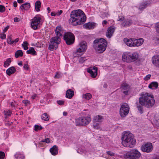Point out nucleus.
<instances>
[{"mask_svg":"<svg viewBox=\"0 0 159 159\" xmlns=\"http://www.w3.org/2000/svg\"><path fill=\"white\" fill-rule=\"evenodd\" d=\"M107 154L111 156L114 157H115V154L114 153L110 151H107Z\"/></svg>","mask_w":159,"mask_h":159,"instance_id":"47","label":"nucleus"},{"mask_svg":"<svg viewBox=\"0 0 159 159\" xmlns=\"http://www.w3.org/2000/svg\"><path fill=\"white\" fill-rule=\"evenodd\" d=\"M22 102L25 104V106H27L28 104L30 103V101L28 100H23Z\"/></svg>","mask_w":159,"mask_h":159,"instance_id":"49","label":"nucleus"},{"mask_svg":"<svg viewBox=\"0 0 159 159\" xmlns=\"http://www.w3.org/2000/svg\"><path fill=\"white\" fill-rule=\"evenodd\" d=\"M14 156L16 159H24L25 158L24 155L19 152H16Z\"/></svg>","mask_w":159,"mask_h":159,"instance_id":"32","label":"nucleus"},{"mask_svg":"<svg viewBox=\"0 0 159 159\" xmlns=\"http://www.w3.org/2000/svg\"><path fill=\"white\" fill-rule=\"evenodd\" d=\"M121 88L123 93L125 95L129 94V91L130 89L129 85L126 83H123L121 86Z\"/></svg>","mask_w":159,"mask_h":159,"instance_id":"13","label":"nucleus"},{"mask_svg":"<svg viewBox=\"0 0 159 159\" xmlns=\"http://www.w3.org/2000/svg\"><path fill=\"white\" fill-rule=\"evenodd\" d=\"M15 55L16 58H18L19 57H22L23 56V52L22 50H18L16 52Z\"/></svg>","mask_w":159,"mask_h":159,"instance_id":"38","label":"nucleus"},{"mask_svg":"<svg viewBox=\"0 0 159 159\" xmlns=\"http://www.w3.org/2000/svg\"><path fill=\"white\" fill-rule=\"evenodd\" d=\"M61 41V39L59 37H54L51 38L49 43V50L53 51L57 49Z\"/></svg>","mask_w":159,"mask_h":159,"instance_id":"5","label":"nucleus"},{"mask_svg":"<svg viewBox=\"0 0 159 159\" xmlns=\"http://www.w3.org/2000/svg\"><path fill=\"white\" fill-rule=\"evenodd\" d=\"M9 26L7 25L5 28L3 30V31L4 33L6 32L7 31V30H8V29L9 28Z\"/></svg>","mask_w":159,"mask_h":159,"instance_id":"57","label":"nucleus"},{"mask_svg":"<svg viewBox=\"0 0 159 159\" xmlns=\"http://www.w3.org/2000/svg\"><path fill=\"white\" fill-rule=\"evenodd\" d=\"M97 67L94 66L92 68H89L88 69L87 72L90 74L92 77L95 78L97 76Z\"/></svg>","mask_w":159,"mask_h":159,"instance_id":"15","label":"nucleus"},{"mask_svg":"<svg viewBox=\"0 0 159 159\" xmlns=\"http://www.w3.org/2000/svg\"><path fill=\"white\" fill-rule=\"evenodd\" d=\"M124 17H121V18H119L118 20V21H124Z\"/></svg>","mask_w":159,"mask_h":159,"instance_id":"62","label":"nucleus"},{"mask_svg":"<svg viewBox=\"0 0 159 159\" xmlns=\"http://www.w3.org/2000/svg\"><path fill=\"white\" fill-rule=\"evenodd\" d=\"M41 3L40 1H37L35 3V9L37 11H40V8L41 7Z\"/></svg>","mask_w":159,"mask_h":159,"instance_id":"34","label":"nucleus"},{"mask_svg":"<svg viewBox=\"0 0 159 159\" xmlns=\"http://www.w3.org/2000/svg\"><path fill=\"white\" fill-rule=\"evenodd\" d=\"M153 64L156 67H159V55H155L152 58Z\"/></svg>","mask_w":159,"mask_h":159,"instance_id":"17","label":"nucleus"},{"mask_svg":"<svg viewBox=\"0 0 159 159\" xmlns=\"http://www.w3.org/2000/svg\"><path fill=\"white\" fill-rule=\"evenodd\" d=\"M87 43L85 41L82 42L80 43L77 47L76 53L81 52L85 51L87 49Z\"/></svg>","mask_w":159,"mask_h":159,"instance_id":"11","label":"nucleus"},{"mask_svg":"<svg viewBox=\"0 0 159 159\" xmlns=\"http://www.w3.org/2000/svg\"><path fill=\"white\" fill-rule=\"evenodd\" d=\"M139 99V102L136 103L137 108L140 113L143 112V106L147 108L152 107L155 103V100L152 95L146 93H141Z\"/></svg>","mask_w":159,"mask_h":159,"instance_id":"1","label":"nucleus"},{"mask_svg":"<svg viewBox=\"0 0 159 159\" xmlns=\"http://www.w3.org/2000/svg\"><path fill=\"white\" fill-rule=\"evenodd\" d=\"M129 108L127 104L121 105L120 110V116L124 117H125L129 113Z\"/></svg>","mask_w":159,"mask_h":159,"instance_id":"9","label":"nucleus"},{"mask_svg":"<svg viewBox=\"0 0 159 159\" xmlns=\"http://www.w3.org/2000/svg\"><path fill=\"white\" fill-rule=\"evenodd\" d=\"M153 148L152 144L150 143H147L144 144L141 147V150L142 151L147 153L151 152Z\"/></svg>","mask_w":159,"mask_h":159,"instance_id":"10","label":"nucleus"},{"mask_svg":"<svg viewBox=\"0 0 159 159\" xmlns=\"http://www.w3.org/2000/svg\"><path fill=\"white\" fill-rule=\"evenodd\" d=\"M41 19L40 17L38 15H37L32 20L31 26L32 29L34 30H36L39 28Z\"/></svg>","mask_w":159,"mask_h":159,"instance_id":"8","label":"nucleus"},{"mask_svg":"<svg viewBox=\"0 0 159 159\" xmlns=\"http://www.w3.org/2000/svg\"><path fill=\"white\" fill-rule=\"evenodd\" d=\"M87 60L86 57H80L79 58V61L80 63H83L85 61Z\"/></svg>","mask_w":159,"mask_h":159,"instance_id":"42","label":"nucleus"},{"mask_svg":"<svg viewBox=\"0 0 159 159\" xmlns=\"http://www.w3.org/2000/svg\"><path fill=\"white\" fill-rule=\"evenodd\" d=\"M133 159H139L141 156V154L137 149L131 150Z\"/></svg>","mask_w":159,"mask_h":159,"instance_id":"14","label":"nucleus"},{"mask_svg":"<svg viewBox=\"0 0 159 159\" xmlns=\"http://www.w3.org/2000/svg\"><path fill=\"white\" fill-rule=\"evenodd\" d=\"M124 41L126 44L130 47H134V39L131 38L128 39L124 38Z\"/></svg>","mask_w":159,"mask_h":159,"instance_id":"12","label":"nucleus"},{"mask_svg":"<svg viewBox=\"0 0 159 159\" xmlns=\"http://www.w3.org/2000/svg\"><path fill=\"white\" fill-rule=\"evenodd\" d=\"M156 30L157 32L159 33V23H157L156 25Z\"/></svg>","mask_w":159,"mask_h":159,"instance_id":"55","label":"nucleus"},{"mask_svg":"<svg viewBox=\"0 0 159 159\" xmlns=\"http://www.w3.org/2000/svg\"><path fill=\"white\" fill-rule=\"evenodd\" d=\"M19 40V38H17L15 40H13L12 38V35H11L8 36L7 38V43L10 45H15L16 43L18 42Z\"/></svg>","mask_w":159,"mask_h":159,"instance_id":"19","label":"nucleus"},{"mask_svg":"<svg viewBox=\"0 0 159 159\" xmlns=\"http://www.w3.org/2000/svg\"><path fill=\"white\" fill-rule=\"evenodd\" d=\"M74 95V91L71 89L67 90L66 92V98L70 99Z\"/></svg>","mask_w":159,"mask_h":159,"instance_id":"22","label":"nucleus"},{"mask_svg":"<svg viewBox=\"0 0 159 159\" xmlns=\"http://www.w3.org/2000/svg\"><path fill=\"white\" fill-rule=\"evenodd\" d=\"M153 122L157 126L159 127V119H154L153 120Z\"/></svg>","mask_w":159,"mask_h":159,"instance_id":"44","label":"nucleus"},{"mask_svg":"<svg viewBox=\"0 0 159 159\" xmlns=\"http://www.w3.org/2000/svg\"><path fill=\"white\" fill-rule=\"evenodd\" d=\"M16 71L15 68L12 66L10 67L6 70V73L8 75H10L11 74L14 73Z\"/></svg>","mask_w":159,"mask_h":159,"instance_id":"28","label":"nucleus"},{"mask_svg":"<svg viewBox=\"0 0 159 159\" xmlns=\"http://www.w3.org/2000/svg\"><path fill=\"white\" fill-rule=\"evenodd\" d=\"M107 46V41L103 38L97 39L93 41V47L98 53L103 52L105 50Z\"/></svg>","mask_w":159,"mask_h":159,"instance_id":"4","label":"nucleus"},{"mask_svg":"<svg viewBox=\"0 0 159 159\" xmlns=\"http://www.w3.org/2000/svg\"><path fill=\"white\" fill-rule=\"evenodd\" d=\"M26 53L27 54H31L33 55L36 54V52L35 51L34 48L32 47L30 48L29 50H27Z\"/></svg>","mask_w":159,"mask_h":159,"instance_id":"37","label":"nucleus"},{"mask_svg":"<svg viewBox=\"0 0 159 159\" xmlns=\"http://www.w3.org/2000/svg\"><path fill=\"white\" fill-rule=\"evenodd\" d=\"M151 76V75L148 74L144 78V80H149Z\"/></svg>","mask_w":159,"mask_h":159,"instance_id":"54","label":"nucleus"},{"mask_svg":"<svg viewBox=\"0 0 159 159\" xmlns=\"http://www.w3.org/2000/svg\"><path fill=\"white\" fill-rule=\"evenodd\" d=\"M41 119L45 121H48L49 120L50 117L46 113L43 114L41 116Z\"/></svg>","mask_w":159,"mask_h":159,"instance_id":"33","label":"nucleus"},{"mask_svg":"<svg viewBox=\"0 0 159 159\" xmlns=\"http://www.w3.org/2000/svg\"><path fill=\"white\" fill-rule=\"evenodd\" d=\"M58 104L60 105H63L64 104V102L62 100H59L57 101Z\"/></svg>","mask_w":159,"mask_h":159,"instance_id":"53","label":"nucleus"},{"mask_svg":"<svg viewBox=\"0 0 159 159\" xmlns=\"http://www.w3.org/2000/svg\"><path fill=\"white\" fill-rule=\"evenodd\" d=\"M62 29L61 26H57L55 30V33L56 34V36L55 37H59L61 39V37H62Z\"/></svg>","mask_w":159,"mask_h":159,"instance_id":"20","label":"nucleus"},{"mask_svg":"<svg viewBox=\"0 0 159 159\" xmlns=\"http://www.w3.org/2000/svg\"><path fill=\"white\" fill-rule=\"evenodd\" d=\"M158 84L157 82H152L149 85L148 87L152 89H157L158 87Z\"/></svg>","mask_w":159,"mask_h":159,"instance_id":"29","label":"nucleus"},{"mask_svg":"<svg viewBox=\"0 0 159 159\" xmlns=\"http://www.w3.org/2000/svg\"><path fill=\"white\" fill-rule=\"evenodd\" d=\"M11 62V58H8L6 61L4 62V66L6 67V66H9L10 65V63Z\"/></svg>","mask_w":159,"mask_h":159,"instance_id":"41","label":"nucleus"},{"mask_svg":"<svg viewBox=\"0 0 159 159\" xmlns=\"http://www.w3.org/2000/svg\"><path fill=\"white\" fill-rule=\"evenodd\" d=\"M132 23V21L131 20H125L121 24V27H127L130 25Z\"/></svg>","mask_w":159,"mask_h":159,"instance_id":"24","label":"nucleus"},{"mask_svg":"<svg viewBox=\"0 0 159 159\" xmlns=\"http://www.w3.org/2000/svg\"><path fill=\"white\" fill-rule=\"evenodd\" d=\"M152 159H159V155H156L154 156Z\"/></svg>","mask_w":159,"mask_h":159,"instance_id":"60","label":"nucleus"},{"mask_svg":"<svg viewBox=\"0 0 159 159\" xmlns=\"http://www.w3.org/2000/svg\"><path fill=\"white\" fill-rule=\"evenodd\" d=\"M148 3L146 1L141 3L139 7V9L142 10L146 8L148 5Z\"/></svg>","mask_w":159,"mask_h":159,"instance_id":"35","label":"nucleus"},{"mask_svg":"<svg viewBox=\"0 0 159 159\" xmlns=\"http://www.w3.org/2000/svg\"><path fill=\"white\" fill-rule=\"evenodd\" d=\"M131 150L125 153L124 156L125 159H133Z\"/></svg>","mask_w":159,"mask_h":159,"instance_id":"31","label":"nucleus"},{"mask_svg":"<svg viewBox=\"0 0 159 159\" xmlns=\"http://www.w3.org/2000/svg\"><path fill=\"white\" fill-rule=\"evenodd\" d=\"M93 127L94 128L97 129H101L100 124L97 122H93Z\"/></svg>","mask_w":159,"mask_h":159,"instance_id":"39","label":"nucleus"},{"mask_svg":"<svg viewBox=\"0 0 159 159\" xmlns=\"http://www.w3.org/2000/svg\"><path fill=\"white\" fill-rule=\"evenodd\" d=\"M122 144L124 147L133 148L136 143L133 135L128 132H124L122 135Z\"/></svg>","mask_w":159,"mask_h":159,"instance_id":"3","label":"nucleus"},{"mask_svg":"<svg viewBox=\"0 0 159 159\" xmlns=\"http://www.w3.org/2000/svg\"><path fill=\"white\" fill-rule=\"evenodd\" d=\"M144 42L143 39L142 38L136 39H134V47L141 46Z\"/></svg>","mask_w":159,"mask_h":159,"instance_id":"21","label":"nucleus"},{"mask_svg":"<svg viewBox=\"0 0 159 159\" xmlns=\"http://www.w3.org/2000/svg\"><path fill=\"white\" fill-rule=\"evenodd\" d=\"M5 114L7 116H10L11 114V112L10 111H7L5 112Z\"/></svg>","mask_w":159,"mask_h":159,"instance_id":"56","label":"nucleus"},{"mask_svg":"<svg viewBox=\"0 0 159 159\" xmlns=\"http://www.w3.org/2000/svg\"><path fill=\"white\" fill-rule=\"evenodd\" d=\"M91 119L89 116L86 117H79L76 120L75 123L77 125L79 126H85L88 125L91 121Z\"/></svg>","mask_w":159,"mask_h":159,"instance_id":"6","label":"nucleus"},{"mask_svg":"<svg viewBox=\"0 0 159 159\" xmlns=\"http://www.w3.org/2000/svg\"><path fill=\"white\" fill-rule=\"evenodd\" d=\"M61 75L58 73H57V74L54 76V78L55 79H58L61 78Z\"/></svg>","mask_w":159,"mask_h":159,"instance_id":"51","label":"nucleus"},{"mask_svg":"<svg viewBox=\"0 0 159 159\" xmlns=\"http://www.w3.org/2000/svg\"><path fill=\"white\" fill-rule=\"evenodd\" d=\"M41 142L45 143H48L50 142V141L49 138H47L45 139H43L41 141Z\"/></svg>","mask_w":159,"mask_h":159,"instance_id":"45","label":"nucleus"},{"mask_svg":"<svg viewBox=\"0 0 159 159\" xmlns=\"http://www.w3.org/2000/svg\"><path fill=\"white\" fill-rule=\"evenodd\" d=\"M5 11V7L3 5H0V12L2 13L4 12Z\"/></svg>","mask_w":159,"mask_h":159,"instance_id":"46","label":"nucleus"},{"mask_svg":"<svg viewBox=\"0 0 159 159\" xmlns=\"http://www.w3.org/2000/svg\"><path fill=\"white\" fill-rule=\"evenodd\" d=\"M92 95L89 93H86L83 95V98L87 100H89L92 98Z\"/></svg>","mask_w":159,"mask_h":159,"instance_id":"36","label":"nucleus"},{"mask_svg":"<svg viewBox=\"0 0 159 159\" xmlns=\"http://www.w3.org/2000/svg\"><path fill=\"white\" fill-rule=\"evenodd\" d=\"M29 44L27 42L24 41L23 42V43L22 44V46L23 47L24 49L25 50H26L28 49V47Z\"/></svg>","mask_w":159,"mask_h":159,"instance_id":"40","label":"nucleus"},{"mask_svg":"<svg viewBox=\"0 0 159 159\" xmlns=\"http://www.w3.org/2000/svg\"><path fill=\"white\" fill-rule=\"evenodd\" d=\"M115 29L112 26L109 27L107 30L106 35L108 38H110L112 36L114 33Z\"/></svg>","mask_w":159,"mask_h":159,"instance_id":"16","label":"nucleus"},{"mask_svg":"<svg viewBox=\"0 0 159 159\" xmlns=\"http://www.w3.org/2000/svg\"><path fill=\"white\" fill-rule=\"evenodd\" d=\"M62 12V10H60L58 12L57 15H60Z\"/></svg>","mask_w":159,"mask_h":159,"instance_id":"64","label":"nucleus"},{"mask_svg":"<svg viewBox=\"0 0 159 159\" xmlns=\"http://www.w3.org/2000/svg\"><path fill=\"white\" fill-rule=\"evenodd\" d=\"M75 36L71 32H67L64 34V39L68 45L72 44L75 41Z\"/></svg>","mask_w":159,"mask_h":159,"instance_id":"7","label":"nucleus"},{"mask_svg":"<svg viewBox=\"0 0 159 159\" xmlns=\"http://www.w3.org/2000/svg\"><path fill=\"white\" fill-rule=\"evenodd\" d=\"M36 95H37L36 94H34L32 95L31 97V98L32 99H34L36 97Z\"/></svg>","mask_w":159,"mask_h":159,"instance_id":"61","label":"nucleus"},{"mask_svg":"<svg viewBox=\"0 0 159 159\" xmlns=\"http://www.w3.org/2000/svg\"><path fill=\"white\" fill-rule=\"evenodd\" d=\"M103 119V116L101 115H98L94 117L93 118V122H101Z\"/></svg>","mask_w":159,"mask_h":159,"instance_id":"30","label":"nucleus"},{"mask_svg":"<svg viewBox=\"0 0 159 159\" xmlns=\"http://www.w3.org/2000/svg\"><path fill=\"white\" fill-rule=\"evenodd\" d=\"M50 151L52 155H56L58 152V149L57 146L54 145L50 149Z\"/></svg>","mask_w":159,"mask_h":159,"instance_id":"23","label":"nucleus"},{"mask_svg":"<svg viewBox=\"0 0 159 159\" xmlns=\"http://www.w3.org/2000/svg\"><path fill=\"white\" fill-rule=\"evenodd\" d=\"M17 6V3L16 1H15L13 3V6L14 7H16Z\"/></svg>","mask_w":159,"mask_h":159,"instance_id":"59","label":"nucleus"},{"mask_svg":"<svg viewBox=\"0 0 159 159\" xmlns=\"http://www.w3.org/2000/svg\"><path fill=\"white\" fill-rule=\"evenodd\" d=\"M23 68L27 70H29L30 69L29 67L27 64H24Z\"/></svg>","mask_w":159,"mask_h":159,"instance_id":"52","label":"nucleus"},{"mask_svg":"<svg viewBox=\"0 0 159 159\" xmlns=\"http://www.w3.org/2000/svg\"><path fill=\"white\" fill-rule=\"evenodd\" d=\"M20 20V19L19 18L17 17H15L14 18V21L15 22H18Z\"/></svg>","mask_w":159,"mask_h":159,"instance_id":"58","label":"nucleus"},{"mask_svg":"<svg viewBox=\"0 0 159 159\" xmlns=\"http://www.w3.org/2000/svg\"><path fill=\"white\" fill-rule=\"evenodd\" d=\"M122 60L123 61L128 63L131 62V60L129 58V52H125L123 54Z\"/></svg>","mask_w":159,"mask_h":159,"instance_id":"18","label":"nucleus"},{"mask_svg":"<svg viewBox=\"0 0 159 159\" xmlns=\"http://www.w3.org/2000/svg\"><path fill=\"white\" fill-rule=\"evenodd\" d=\"M43 128L41 126L38 125H35L34 126V130L35 131H38L42 129Z\"/></svg>","mask_w":159,"mask_h":159,"instance_id":"43","label":"nucleus"},{"mask_svg":"<svg viewBox=\"0 0 159 159\" xmlns=\"http://www.w3.org/2000/svg\"><path fill=\"white\" fill-rule=\"evenodd\" d=\"M0 37L2 39H5L6 38V35L5 34H0Z\"/></svg>","mask_w":159,"mask_h":159,"instance_id":"50","label":"nucleus"},{"mask_svg":"<svg viewBox=\"0 0 159 159\" xmlns=\"http://www.w3.org/2000/svg\"><path fill=\"white\" fill-rule=\"evenodd\" d=\"M94 25L95 23L93 22H89L84 25L85 28L87 29H91L94 28Z\"/></svg>","mask_w":159,"mask_h":159,"instance_id":"27","label":"nucleus"},{"mask_svg":"<svg viewBox=\"0 0 159 159\" xmlns=\"http://www.w3.org/2000/svg\"><path fill=\"white\" fill-rule=\"evenodd\" d=\"M17 2L19 3H23L24 2L23 0H17Z\"/></svg>","mask_w":159,"mask_h":159,"instance_id":"63","label":"nucleus"},{"mask_svg":"<svg viewBox=\"0 0 159 159\" xmlns=\"http://www.w3.org/2000/svg\"><path fill=\"white\" fill-rule=\"evenodd\" d=\"M69 23L73 25L82 24L86 20V17L84 12L81 10L73 11L70 15Z\"/></svg>","mask_w":159,"mask_h":159,"instance_id":"2","label":"nucleus"},{"mask_svg":"<svg viewBox=\"0 0 159 159\" xmlns=\"http://www.w3.org/2000/svg\"><path fill=\"white\" fill-rule=\"evenodd\" d=\"M30 7V3L26 2L21 5L20 7V8L23 10H28Z\"/></svg>","mask_w":159,"mask_h":159,"instance_id":"26","label":"nucleus"},{"mask_svg":"<svg viewBox=\"0 0 159 159\" xmlns=\"http://www.w3.org/2000/svg\"><path fill=\"white\" fill-rule=\"evenodd\" d=\"M129 58L131 60V62L137 60L138 58V54L136 53H133L130 54L129 53Z\"/></svg>","mask_w":159,"mask_h":159,"instance_id":"25","label":"nucleus"},{"mask_svg":"<svg viewBox=\"0 0 159 159\" xmlns=\"http://www.w3.org/2000/svg\"><path fill=\"white\" fill-rule=\"evenodd\" d=\"M5 156V154L3 152H0V159H4Z\"/></svg>","mask_w":159,"mask_h":159,"instance_id":"48","label":"nucleus"}]
</instances>
